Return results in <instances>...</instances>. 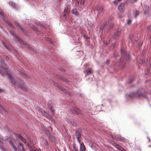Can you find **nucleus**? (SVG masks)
I'll list each match as a JSON object with an SVG mask.
<instances>
[{
    "instance_id": "473e14b6",
    "label": "nucleus",
    "mask_w": 151,
    "mask_h": 151,
    "mask_svg": "<svg viewBox=\"0 0 151 151\" xmlns=\"http://www.w3.org/2000/svg\"><path fill=\"white\" fill-rule=\"evenodd\" d=\"M114 26V24L113 23H111L109 26V28L107 29V31H110L111 29H112Z\"/></svg>"
},
{
    "instance_id": "8fccbe9b",
    "label": "nucleus",
    "mask_w": 151,
    "mask_h": 151,
    "mask_svg": "<svg viewBox=\"0 0 151 151\" xmlns=\"http://www.w3.org/2000/svg\"><path fill=\"white\" fill-rule=\"evenodd\" d=\"M138 0H130V2L132 4H133L136 2Z\"/></svg>"
},
{
    "instance_id": "603ef678",
    "label": "nucleus",
    "mask_w": 151,
    "mask_h": 151,
    "mask_svg": "<svg viewBox=\"0 0 151 151\" xmlns=\"http://www.w3.org/2000/svg\"><path fill=\"white\" fill-rule=\"evenodd\" d=\"M73 148L74 149V150H75V151H78V149L77 148H76L75 145V144H73Z\"/></svg>"
},
{
    "instance_id": "a878e982",
    "label": "nucleus",
    "mask_w": 151,
    "mask_h": 151,
    "mask_svg": "<svg viewBox=\"0 0 151 151\" xmlns=\"http://www.w3.org/2000/svg\"><path fill=\"white\" fill-rule=\"evenodd\" d=\"M36 25H37V26H40L41 27H42L44 28L45 29L46 28L45 26L41 23L40 22H36Z\"/></svg>"
},
{
    "instance_id": "6e6552de",
    "label": "nucleus",
    "mask_w": 151,
    "mask_h": 151,
    "mask_svg": "<svg viewBox=\"0 0 151 151\" xmlns=\"http://www.w3.org/2000/svg\"><path fill=\"white\" fill-rule=\"evenodd\" d=\"M45 134L50 139L52 142H55V141L56 139L54 136L52 135L48 132H45Z\"/></svg>"
},
{
    "instance_id": "de8ad7c7",
    "label": "nucleus",
    "mask_w": 151,
    "mask_h": 151,
    "mask_svg": "<svg viewBox=\"0 0 151 151\" xmlns=\"http://www.w3.org/2000/svg\"><path fill=\"white\" fill-rule=\"evenodd\" d=\"M83 37L86 39H90V37H89L88 35H83Z\"/></svg>"
},
{
    "instance_id": "9b49d317",
    "label": "nucleus",
    "mask_w": 151,
    "mask_h": 151,
    "mask_svg": "<svg viewBox=\"0 0 151 151\" xmlns=\"http://www.w3.org/2000/svg\"><path fill=\"white\" fill-rule=\"evenodd\" d=\"M9 143L14 151H17V147L12 141L9 140Z\"/></svg>"
},
{
    "instance_id": "ddd939ff",
    "label": "nucleus",
    "mask_w": 151,
    "mask_h": 151,
    "mask_svg": "<svg viewBox=\"0 0 151 151\" xmlns=\"http://www.w3.org/2000/svg\"><path fill=\"white\" fill-rule=\"evenodd\" d=\"M19 73L21 76L26 79H29L30 78V77L29 76L26 74H25L22 71H20Z\"/></svg>"
},
{
    "instance_id": "c03bdc74",
    "label": "nucleus",
    "mask_w": 151,
    "mask_h": 151,
    "mask_svg": "<svg viewBox=\"0 0 151 151\" xmlns=\"http://www.w3.org/2000/svg\"><path fill=\"white\" fill-rule=\"evenodd\" d=\"M121 54H122V55H125V53H125V51L124 50V49H121Z\"/></svg>"
},
{
    "instance_id": "0eeeda50",
    "label": "nucleus",
    "mask_w": 151,
    "mask_h": 151,
    "mask_svg": "<svg viewBox=\"0 0 151 151\" xmlns=\"http://www.w3.org/2000/svg\"><path fill=\"white\" fill-rule=\"evenodd\" d=\"M84 73L85 76H87L88 75L92 74L93 73V71L91 68L89 67L84 70Z\"/></svg>"
},
{
    "instance_id": "3c124183",
    "label": "nucleus",
    "mask_w": 151,
    "mask_h": 151,
    "mask_svg": "<svg viewBox=\"0 0 151 151\" xmlns=\"http://www.w3.org/2000/svg\"><path fill=\"white\" fill-rule=\"evenodd\" d=\"M113 55L114 57L116 58V57H117L118 55V53L116 52H115L114 53Z\"/></svg>"
},
{
    "instance_id": "4d7b16f0",
    "label": "nucleus",
    "mask_w": 151,
    "mask_h": 151,
    "mask_svg": "<svg viewBox=\"0 0 151 151\" xmlns=\"http://www.w3.org/2000/svg\"><path fill=\"white\" fill-rule=\"evenodd\" d=\"M133 81H134V80L133 79H132V78L130 79L129 81V84L132 83V82Z\"/></svg>"
},
{
    "instance_id": "680f3d73",
    "label": "nucleus",
    "mask_w": 151,
    "mask_h": 151,
    "mask_svg": "<svg viewBox=\"0 0 151 151\" xmlns=\"http://www.w3.org/2000/svg\"><path fill=\"white\" fill-rule=\"evenodd\" d=\"M111 47L113 48V49L115 47V45L114 44H113L112 45Z\"/></svg>"
},
{
    "instance_id": "39448f33",
    "label": "nucleus",
    "mask_w": 151,
    "mask_h": 151,
    "mask_svg": "<svg viewBox=\"0 0 151 151\" xmlns=\"http://www.w3.org/2000/svg\"><path fill=\"white\" fill-rule=\"evenodd\" d=\"M52 83L55 86L57 87L61 91H63L65 93L67 92V90L65 88L60 86L57 83L54 82L53 81H52Z\"/></svg>"
},
{
    "instance_id": "5fc2aeb1",
    "label": "nucleus",
    "mask_w": 151,
    "mask_h": 151,
    "mask_svg": "<svg viewBox=\"0 0 151 151\" xmlns=\"http://www.w3.org/2000/svg\"><path fill=\"white\" fill-rule=\"evenodd\" d=\"M3 44L5 46V47L7 48L8 49H9V46L7 45L6 44L5 42H3Z\"/></svg>"
},
{
    "instance_id": "052dcab7",
    "label": "nucleus",
    "mask_w": 151,
    "mask_h": 151,
    "mask_svg": "<svg viewBox=\"0 0 151 151\" xmlns=\"http://www.w3.org/2000/svg\"><path fill=\"white\" fill-rule=\"evenodd\" d=\"M109 62V60H107L106 62V64L107 65H108Z\"/></svg>"
},
{
    "instance_id": "e433bc0d",
    "label": "nucleus",
    "mask_w": 151,
    "mask_h": 151,
    "mask_svg": "<svg viewBox=\"0 0 151 151\" xmlns=\"http://www.w3.org/2000/svg\"><path fill=\"white\" fill-rule=\"evenodd\" d=\"M44 115L47 118H48L49 117V116H50V115L47 112L45 111V113H44Z\"/></svg>"
},
{
    "instance_id": "f3484780",
    "label": "nucleus",
    "mask_w": 151,
    "mask_h": 151,
    "mask_svg": "<svg viewBox=\"0 0 151 151\" xmlns=\"http://www.w3.org/2000/svg\"><path fill=\"white\" fill-rule=\"evenodd\" d=\"M31 27L35 32L37 35H38L40 33V31L38 30L37 28L35 27L32 24L31 25Z\"/></svg>"
},
{
    "instance_id": "37998d69",
    "label": "nucleus",
    "mask_w": 151,
    "mask_h": 151,
    "mask_svg": "<svg viewBox=\"0 0 151 151\" xmlns=\"http://www.w3.org/2000/svg\"><path fill=\"white\" fill-rule=\"evenodd\" d=\"M65 14H66V13H63V12L62 13L63 18L64 19H66V18H67V15Z\"/></svg>"
},
{
    "instance_id": "412c9836",
    "label": "nucleus",
    "mask_w": 151,
    "mask_h": 151,
    "mask_svg": "<svg viewBox=\"0 0 151 151\" xmlns=\"http://www.w3.org/2000/svg\"><path fill=\"white\" fill-rule=\"evenodd\" d=\"M72 13L76 16H78L79 15V12L77 11L76 9H73L71 11Z\"/></svg>"
},
{
    "instance_id": "a18cd8bd",
    "label": "nucleus",
    "mask_w": 151,
    "mask_h": 151,
    "mask_svg": "<svg viewBox=\"0 0 151 151\" xmlns=\"http://www.w3.org/2000/svg\"><path fill=\"white\" fill-rule=\"evenodd\" d=\"M6 22L9 25L10 27H13L12 24V23L9 22L8 21L6 20Z\"/></svg>"
},
{
    "instance_id": "f8f14e48",
    "label": "nucleus",
    "mask_w": 151,
    "mask_h": 151,
    "mask_svg": "<svg viewBox=\"0 0 151 151\" xmlns=\"http://www.w3.org/2000/svg\"><path fill=\"white\" fill-rule=\"evenodd\" d=\"M52 103L51 101L49 102L48 103L47 106L48 109H50L52 115L55 113V110L52 108V106L51 105Z\"/></svg>"
},
{
    "instance_id": "6ab92c4d",
    "label": "nucleus",
    "mask_w": 151,
    "mask_h": 151,
    "mask_svg": "<svg viewBox=\"0 0 151 151\" xmlns=\"http://www.w3.org/2000/svg\"><path fill=\"white\" fill-rule=\"evenodd\" d=\"M81 129H78L76 132V136L81 137Z\"/></svg>"
},
{
    "instance_id": "79ce46f5",
    "label": "nucleus",
    "mask_w": 151,
    "mask_h": 151,
    "mask_svg": "<svg viewBox=\"0 0 151 151\" xmlns=\"http://www.w3.org/2000/svg\"><path fill=\"white\" fill-rule=\"evenodd\" d=\"M110 143L114 146H116L117 144L116 142L114 141H111L110 142Z\"/></svg>"
},
{
    "instance_id": "6e6d98bb",
    "label": "nucleus",
    "mask_w": 151,
    "mask_h": 151,
    "mask_svg": "<svg viewBox=\"0 0 151 151\" xmlns=\"http://www.w3.org/2000/svg\"><path fill=\"white\" fill-rule=\"evenodd\" d=\"M150 68H148V69L147 70V75L148 74H149V72H150Z\"/></svg>"
},
{
    "instance_id": "4c0bfd02",
    "label": "nucleus",
    "mask_w": 151,
    "mask_h": 151,
    "mask_svg": "<svg viewBox=\"0 0 151 151\" xmlns=\"http://www.w3.org/2000/svg\"><path fill=\"white\" fill-rule=\"evenodd\" d=\"M115 147L116 148L120 150L122 148V147L118 144H117L116 145Z\"/></svg>"
},
{
    "instance_id": "a211bd4d",
    "label": "nucleus",
    "mask_w": 151,
    "mask_h": 151,
    "mask_svg": "<svg viewBox=\"0 0 151 151\" xmlns=\"http://www.w3.org/2000/svg\"><path fill=\"white\" fill-rule=\"evenodd\" d=\"M9 4L14 8H18V6L17 4L13 1H10L9 2Z\"/></svg>"
},
{
    "instance_id": "13d9d810",
    "label": "nucleus",
    "mask_w": 151,
    "mask_h": 151,
    "mask_svg": "<svg viewBox=\"0 0 151 151\" xmlns=\"http://www.w3.org/2000/svg\"><path fill=\"white\" fill-rule=\"evenodd\" d=\"M142 43H143L142 42H140L139 43V48H140L141 47V46H142Z\"/></svg>"
},
{
    "instance_id": "393cba45",
    "label": "nucleus",
    "mask_w": 151,
    "mask_h": 151,
    "mask_svg": "<svg viewBox=\"0 0 151 151\" xmlns=\"http://www.w3.org/2000/svg\"><path fill=\"white\" fill-rule=\"evenodd\" d=\"M15 23H16V24L17 25V26L18 27V28H19L20 29L21 31H22L23 33H26L24 31L23 28L17 22H16Z\"/></svg>"
},
{
    "instance_id": "1a4fd4ad",
    "label": "nucleus",
    "mask_w": 151,
    "mask_h": 151,
    "mask_svg": "<svg viewBox=\"0 0 151 151\" xmlns=\"http://www.w3.org/2000/svg\"><path fill=\"white\" fill-rule=\"evenodd\" d=\"M55 77L56 78L60 80H62L66 83H68L69 82L67 79L64 78L63 76L59 75V74H56L55 75Z\"/></svg>"
},
{
    "instance_id": "0e129e2a",
    "label": "nucleus",
    "mask_w": 151,
    "mask_h": 151,
    "mask_svg": "<svg viewBox=\"0 0 151 151\" xmlns=\"http://www.w3.org/2000/svg\"><path fill=\"white\" fill-rule=\"evenodd\" d=\"M5 148L3 146H1L0 147V148L1 150H3Z\"/></svg>"
},
{
    "instance_id": "2eb2a0df",
    "label": "nucleus",
    "mask_w": 151,
    "mask_h": 151,
    "mask_svg": "<svg viewBox=\"0 0 151 151\" xmlns=\"http://www.w3.org/2000/svg\"><path fill=\"white\" fill-rule=\"evenodd\" d=\"M118 8L120 12H123L124 9V4L123 3H121L119 6Z\"/></svg>"
},
{
    "instance_id": "9d476101",
    "label": "nucleus",
    "mask_w": 151,
    "mask_h": 151,
    "mask_svg": "<svg viewBox=\"0 0 151 151\" xmlns=\"http://www.w3.org/2000/svg\"><path fill=\"white\" fill-rule=\"evenodd\" d=\"M104 7L103 6L100 7L99 6H97L96 10L98 12V14H99L103 13L104 10Z\"/></svg>"
},
{
    "instance_id": "cd10ccee",
    "label": "nucleus",
    "mask_w": 151,
    "mask_h": 151,
    "mask_svg": "<svg viewBox=\"0 0 151 151\" xmlns=\"http://www.w3.org/2000/svg\"><path fill=\"white\" fill-rule=\"evenodd\" d=\"M126 60H130L131 58L129 54L127 53H126L125 54Z\"/></svg>"
},
{
    "instance_id": "dca6fc26",
    "label": "nucleus",
    "mask_w": 151,
    "mask_h": 151,
    "mask_svg": "<svg viewBox=\"0 0 151 151\" xmlns=\"http://www.w3.org/2000/svg\"><path fill=\"white\" fill-rule=\"evenodd\" d=\"M14 134L17 137H18L21 140L24 142H26V140L22 136L19 135V134L17 133H14Z\"/></svg>"
},
{
    "instance_id": "f704fd0d",
    "label": "nucleus",
    "mask_w": 151,
    "mask_h": 151,
    "mask_svg": "<svg viewBox=\"0 0 151 151\" xmlns=\"http://www.w3.org/2000/svg\"><path fill=\"white\" fill-rule=\"evenodd\" d=\"M42 130L43 131H45V134L46 132H48L49 133L50 132L45 127H44V126L42 127Z\"/></svg>"
},
{
    "instance_id": "69168bd1",
    "label": "nucleus",
    "mask_w": 151,
    "mask_h": 151,
    "mask_svg": "<svg viewBox=\"0 0 151 151\" xmlns=\"http://www.w3.org/2000/svg\"><path fill=\"white\" fill-rule=\"evenodd\" d=\"M9 60V58L8 57L6 56V61H8Z\"/></svg>"
},
{
    "instance_id": "aec40b11",
    "label": "nucleus",
    "mask_w": 151,
    "mask_h": 151,
    "mask_svg": "<svg viewBox=\"0 0 151 151\" xmlns=\"http://www.w3.org/2000/svg\"><path fill=\"white\" fill-rule=\"evenodd\" d=\"M70 9V5H68L66 9H65L63 11V13H66L67 14H69Z\"/></svg>"
},
{
    "instance_id": "ea45409f",
    "label": "nucleus",
    "mask_w": 151,
    "mask_h": 151,
    "mask_svg": "<svg viewBox=\"0 0 151 151\" xmlns=\"http://www.w3.org/2000/svg\"><path fill=\"white\" fill-rule=\"evenodd\" d=\"M48 118L50 119L54 123L55 122V120L53 118V117H52V116L50 115V116H49V117Z\"/></svg>"
},
{
    "instance_id": "4be33fe9",
    "label": "nucleus",
    "mask_w": 151,
    "mask_h": 151,
    "mask_svg": "<svg viewBox=\"0 0 151 151\" xmlns=\"http://www.w3.org/2000/svg\"><path fill=\"white\" fill-rule=\"evenodd\" d=\"M67 121L68 123L74 126H76L77 125V124L73 121L68 119Z\"/></svg>"
},
{
    "instance_id": "7ed1b4c3",
    "label": "nucleus",
    "mask_w": 151,
    "mask_h": 151,
    "mask_svg": "<svg viewBox=\"0 0 151 151\" xmlns=\"http://www.w3.org/2000/svg\"><path fill=\"white\" fill-rule=\"evenodd\" d=\"M18 39L19 42L20 43V45L21 47L22 48L24 46H25L26 47L29 48L32 51L35 53V54H37V51L34 49L32 48L30 46L28 45L26 43L24 42L21 39L19 38H17Z\"/></svg>"
},
{
    "instance_id": "72a5a7b5",
    "label": "nucleus",
    "mask_w": 151,
    "mask_h": 151,
    "mask_svg": "<svg viewBox=\"0 0 151 151\" xmlns=\"http://www.w3.org/2000/svg\"><path fill=\"white\" fill-rule=\"evenodd\" d=\"M125 139L124 137H122L120 136V137L119 138L118 141H119L122 142H124L125 140Z\"/></svg>"
},
{
    "instance_id": "49530a36",
    "label": "nucleus",
    "mask_w": 151,
    "mask_h": 151,
    "mask_svg": "<svg viewBox=\"0 0 151 151\" xmlns=\"http://www.w3.org/2000/svg\"><path fill=\"white\" fill-rule=\"evenodd\" d=\"M0 16L3 18L4 17V14L1 11V9L0 8Z\"/></svg>"
},
{
    "instance_id": "4468645a",
    "label": "nucleus",
    "mask_w": 151,
    "mask_h": 151,
    "mask_svg": "<svg viewBox=\"0 0 151 151\" xmlns=\"http://www.w3.org/2000/svg\"><path fill=\"white\" fill-rule=\"evenodd\" d=\"M1 112L5 114H6L9 113V111L8 110L3 106H2L1 107Z\"/></svg>"
},
{
    "instance_id": "a19ab883",
    "label": "nucleus",
    "mask_w": 151,
    "mask_h": 151,
    "mask_svg": "<svg viewBox=\"0 0 151 151\" xmlns=\"http://www.w3.org/2000/svg\"><path fill=\"white\" fill-rule=\"evenodd\" d=\"M122 0H115L113 1V3L115 5H117V3L120 1Z\"/></svg>"
},
{
    "instance_id": "338daca9",
    "label": "nucleus",
    "mask_w": 151,
    "mask_h": 151,
    "mask_svg": "<svg viewBox=\"0 0 151 151\" xmlns=\"http://www.w3.org/2000/svg\"><path fill=\"white\" fill-rule=\"evenodd\" d=\"M80 145V147L81 146V147H82L83 145H84L83 142H82Z\"/></svg>"
},
{
    "instance_id": "f257e3e1",
    "label": "nucleus",
    "mask_w": 151,
    "mask_h": 151,
    "mask_svg": "<svg viewBox=\"0 0 151 151\" xmlns=\"http://www.w3.org/2000/svg\"><path fill=\"white\" fill-rule=\"evenodd\" d=\"M0 62L1 65L0 66V73L2 75H7L10 81V83L16 88H21L23 89L27 90L25 83L19 78H14L11 76V73L8 72L7 69L4 67L5 66L4 62L1 58H0Z\"/></svg>"
},
{
    "instance_id": "c85d7f7f",
    "label": "nucleus",
    "mask_w": 151,
    "mask_h": 151,
    "mask_svg": "<svg viewBox=\"0 0 151 151\" xmlns=\"http://www.w3.org/2000/svg\"><path fill=\"white\" fill-rule=\"evenodd\" d=\"M45 40L48 43L51 44H53V42L50 40L49 38L48 37H44Z\"/></svg>"
},
{
    "instance_id": "f03ea898",
    "label": "nucleus",
    "mask_w": 151,
    "mask_h": 151,
    "mask_svg": "<svg viewBox=\"0 0 151 151\" xmlns=\"http://www.w3.org/2000/svg\"><path fill=\"white\" fill-rule=\"evenodd\" d=\"M143 89L142 88H138L136 91L130 93L127 96L131 99L134 98H139L143 97L147 99L148 98L146 92H142V91Z\"/></svg>"
},
{
    "instance_id": "5701e85b",
    "label": "nucleus",
    "mask_w": 151,
    "mask_h": 151,
    "mask_svg": "<svg viewBox=\"0 0 151 151\" xmlns=\"http://www.w3.org/2000/svg\"><path fill=\"white\" fill-rule=\"evenodd\" d=\"M121 34V32L119 31L118 30H117L116 32H115L114 34V38L119 37L120 36Z\"/></svg>"
},
{
    "instance_id": "7c9ffc66",
    "label": "nucleus",
    "mask_w": 151,
    "mask_h": 151,
    "mask_svg": "<svg viewBox=\"0 0 151 151\" xmlns=\"http://www.w3.org/2000/svg\"><path fill=\"white\" fill-rule=\"evenodd\" d=\"M19 149L20 151H25L23 147V145L20 143L19 145Z\"/></svg>"
},
{
    "instance_id": "58836bf2",
    "label": "nucleus",
    "mask_w": 151,
    "mask_h": 151,
    "mask_svg": "<svg viewBox=\"0 0 151 151\" xmlns=\"http://www.w3.org/2000/svg\"><path fill=\"white\" fill-rule=\"evenodd\" d=\"M43 141L44 142V144H45V145H46L47 146H48L49 144L48 141L47 139H44L43 140Z\"/></svg>"
},
{
    "instance_id": "bb28decb",
    "label": "nucleus",
    "mask_w": 151,
    "mask_h": 151,
    "mask_svg": "<svg viewBox=\"0 0 151 151\" xmlns=\"http://www.w3.org/2000/svg\"><path fill=\"white\" fill-rule=\"evenodd\" d=\"M37 109L39 113L42 114H44V113H45V111L39 107H37Z\"/></svg>"
},
{
    "instance_id": "864d4df0",
    "label": "nucleus",
    "mask_w": 151,
    "mask_h": 151,
    "mask_svg": "<svg viewBox=\"0 0 151 151\" xmlns=\"http://www.w3.org/2000/svg\"><path fill=\"white\" fill-rule=\"evenodd\" d=\"M109 24V21H108V22H107L106 21H105V23H104L103 24L105 27L106 26H107Z\"/></svg>"
},
{
    "instance_id": "b1692460",
    "label": "nucleus",
    "mask_w": 151,
    "mask_h": 151,
    "mask_svg": "<svg viewBox=\"0 0 151 151\" xmlns=\"http://www.w3.org/2000/svg\"><path fill=\"white\" fill-rule=\"evenodd\" d=\"M120 136L118 135H113L112 136V138L114 140H118Z\"/></svg>"
},
{
    "instance_id": "774afa93",
    "label": "nucleus",
    "mask_w": 151,
    "mask_h": 151,
    "mask_svg": "<svg viewBox=\"0 0 151 151\" xmlns=\"http://www.w3.org/2000/svg\"><path fill=\"white\" fill-rule=\"evenodd\" d=\"M121 150V151H126L124 148H123V147L122 148Z\"/></svg>"
},
{
    "instance_id": "c9c22d12",
    "label": "nucleus",
    "mask_w": 151,
    "mask_h": 151,
    "mask_svg": "<svg viewBox=\"0 0 151 151\" xmlns=\"http://www.w3.org/2000/svg\"><path fill=\"white\" fill-rule=\"evenodd\" d=\"M81 151H86V147L85 145H83L82 147H80Z\"/></svg>"
},
{
    "instance_id": "2f4dec72",
    "label": "nucleus",
    "mask_w": 151,
    "mask_h": 151,
    "mask_svg": "<svg viewBox=\"0 0 151 151\" xmlns=\"http://www.w3.org/2000/svg\"><path fill=\"white\" fill-rule=\"evenodd\" d=\"M105 27H106L103 24L101 25V26L99 29L100 32H102L104 30V29L105 28Z\"/></svg>"
},
{
    "instance_id": "20e7f679",
    "label": "nucleus",
    "mask_w": 151,
    "mask_h": 151,
    "mask_svg": "<svg viewBox=\"0 0 151 151\" xmlns=\"http://www.w3.org/2000/svg\"><path fill=\"white\" fill-rule=\"evenodd\" d=\"M69 111L71 113L73 114L78 115L81 113V111L77 107H74L73 108H70Z\"/></svg>"
},
{
    "instance_id": "09e8293b",
    "label": "nucleus",
    "mask_w": 151,
    "mask_h": 151,
    "mask_svg": "<svg viewBox=\"0 0 151 151\" xmlns=\"http://www.w3.org/2000/svg\"><path fill=\"white\" fill-rule=\"evenodd\" d=\"M132 22V20L131 19H128L127 21V23L128 24L130 25Z\"/></svg>"
},
{
    "instance_id": "c756f323",
    "label": "nucleus",
    "mask_w": 151,
    "mask_h": 151,
    "mask_svg": "<svg viewBox=\"0 0 151 151\" xmlns=\"http://www.w3.org/2000/svg\"><path fill=\"white\" fill-rule=\"evenodd\" d=\"M134 14V16L135 18H136L139 15V11L136 10Z\"/></svg>"
},
{
    "instance_id": "423d86ee",
    "label": "nucleus",
    "mask_w": 151,
    "mask_h": 151,
    "mask_svg": "<svg viewBox=\"0 0 151 151\" xmlns=\"http://www.w3.org/2000/svg\"><path fill=\"white\" fill-rule=\"evenodd\" d=\"M126 63L124 59L121 58L119 60V66L121 68H124L125 66Z\"/></svg>"
},
{
    "instance_id": "bf43d9fd",
    "label": "nucleus",
    "mask_w": 151,
    "mask_h": 151,
    "mask_svg": "<svg viewBox=\"0 0 151 151\" xmlns=\"http://www.w3.org/2000/svg\"><path fill=\"white\" fill-rule=\"evenodd\" d=\"M60 70L62 72H64L65 71V70L62 68H60Z\"/></svg>"
},
{
    "instance_id": "e2e57ef3",
    "label": "nucleus",
    "mask_w": 151,
    "mask_h": 151,
    "mask_svg": "<svg viewBox=\"0 0 151 151\" xmlns=\"http://www.w3.org/2000/svg\"><path fill=\"white\" fill-rule=\"evenodd\" d=\"M84 0H81V1L80 2V4H81L82 3V4L84 2Z\"/></svg>"
}]
</instances>
